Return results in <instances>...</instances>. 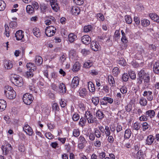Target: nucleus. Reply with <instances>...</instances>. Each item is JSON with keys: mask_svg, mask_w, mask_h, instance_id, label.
Wrapping results in <instances>:
<instances>
[{"mask_svg": "<svg viewBox=\"0 0 159 159\" xmlns=\"http://www.w3.org/2000/svg\"><path fill=\"white\" fill-rule=\"evenodd\" d=\"M11 80L15 85L18 87H21L23 84V79L18 75L15 74L11 75Z\"/></svg>", "mask_w": 159, "mask_h": 159, "instance_id": "f257e3e1", "label": "nucleus"}, {"mask_svg": "<svg viewBox=\"0 0 159 159\" xmlns=\"http://www.w3.org/2000/svg\"><path fill=\"white\" fill-rule=\"evenodd\" d=\"M33 99L32 94L29 93L24 94L23 98V102L27 105H30L32 103Z\"/></svg>", "mask_w": 159, "mask_h": 159, "instance_id": "f03ea898", "label": "nucleus"}, {"mask_svg": "<svg viewBox=\"0 0 159 159\" xmlns=\"http://www.w3.org/2000/svg\"><path fill=\"white\" fill-rule=\"evenodd\" d=\"M143 84L142 89L143 90L145 89L146 88H148L149 85V83L150 82V76L149 73L147 74L143 78Z\"/></svg>", "mask_w": 159, "mask_h": 159, "instance_id": "7ed1b4c3", "label": "nucleus"}, {"mask_svg": "<svg viewBox=\"0 0 159 159\" xmlns=\"http://www.w3.org/2000/svg\"><path fill=\"white\" fill-rule=\"evenodd\" d=\"M15 37L18 40H21L22 42H24V32L21 30H19L16 31L15 34Z\"/></svg>", "mask_w": 159, "mask_h": 159, "instance_id": "20e7f679", "label": "nucleus"}, {"mask_svg": "<svg viewBox=\"0 0 159 159\" xmlns=\"http://www.w3.org/2000/svg\"><path fill=\"white\" fill-rule=\"evenodd\" d=\"M85 117L89 123L92 124L93 123L95 118H93L92 114L89 111H87L85 112Z\"/></svg>", "mask_w": 159, "mask_h": 159, "instance_id": "39448f33", "label": "nucleus"}, {"mask_svg": "<svg viewBox=\"0 0 159 159\" xmlns=\"http://www.w3.org/2000/svg\"><path fill=\"white\" fill-rule=\"evenodd\" d=\"M52 10L55 12H57L59 9L58 4L57 2V0H50Z\"/></svg>", "mask_w": 159, "mask_h": 159, "instance_id": "423d86ee", "label": "nucleus"}, {"mask_svg": "<svg viewBox=\"0 0 159 159\" xmlns=\"http://www.w3.org/2000/svg\"><path fill=\"white\" fill-rule=\"evenodd\" d=\"M143 95L144 97H146L148 101H151L153 99L152 92V91H145Z\"/></svg>", "mask_w": 159, "mask_h": 159, "instance_id": "0eeeda50", "label": "nucleus"}, {"mask_svg": "<svg viewBox=\"0 0 159 159\" xmlns=\"http://www.w3.org/2000/svg\"><path fill=\"white\" fill-rule=\"evenodd\" d=\"M24 131L29 136H32L33 131L31 128L28 125L25 124L23 128Z\"/></svg>", "mask_w": 159, "mask_h": 159, "instance_id": "6e6552de", "label": "nucleus"}, {"mask_svg": "<svg viewBox=\"0 0 159 159\" xmlns=\"http://www.w3.org/2000/svg\"><path fill=\"white\" fill-rule=\"evenodd\" d=\"M2 149L4 154L7 155L9 153V151L11 149V145L8 143L6 146L2 145L1 147Z\"/></svg>", "mask_w": 159, "mask_h": 159, "instance_id": "1a4fd4ad", "label": "nucleus"}, {"mask_svg": "<svg viewBox=\"0 0 159 159\" xmlns=\"http://www.w3.org/2000/svg\"><path fill=\"white\" fill-rule=\"evenodd\" d=\"M79 78L77 77H74L70 84L71 87L75 89L79 85Z\"/></svg>", "mask_w": 159, "mask_h": 159, "instance_id": "9d476101", "label": "nucleus"}, {"mask_svg": "<svg viewBox=\"0 0 159 159\" xmlns=\"http://www.w3.org/2000/svg\"><path fill=\"white\" fill-rule=\"evenodd\" d=\"M81 41L84 44L88 45L90 43L91 39L88 35H85L82 37Z\"/></svg>", "mask_w": 159, "mask_h": 159, "instance_id": "9b49d317", "label": "nucleus"}, {"mask_svg": "<svg viewBox=\"0 0 159 159\" xmlns=\"http://www.w3.org/2000/svg\"><path fill=\"white\" fill-rule=\"evenodd\" d=\"M6 97L9 99H12L15 98L16 96V94L14 90H12V91L8 92V93L5 94Z\"/></svg>", "mask_w": 159, "mask_h": 159, "instance_id": "f8f14e48", "label": "nucleus"}, {"mask_svg": "<svg viewBox=\"0 0 159 159\" xmlns=\"http://www.w3.org/2000/svg\"><path fill=\"white\" fill-rule=\"evenodd\" d=\"M71 11L73 15H78L80 12V9L78 7L75 6L71 7Z\"/></svg>", "mask_w": 159, "mask_h": 159, "instance_id": "ddd939ff", "label": "nucleus"}, {"mask_svg": "<svg viewBox=\"0 0 159 159\" xmlns=\"http://www.w3.org/2000/svg\"><path fill=\"white\" fill-rule=\"evenodd\" d=\"M79 95L82 98H85L87 94V92L85 88L80 89L78 91Z\"/></svg>", "mask_w": 159, "mask_h": 159, "instance_id": "4468645a", "label": "nucleus"}, {"mask_svg": "<svg viewBox=\"0 0 159 159\" xmlns=\"http://www.w3.org/2000/svg\"><path fill=\"white\" fill-rule=\"evenodd\" d=\"M99 46L98 43L95 41L92 42L91 44V48L92 50L95 51H97L99 48Z\"/></svg>", "mask_w": 159, "mask_h": 159, "instance_id": "2eb2a0df", "label": "nucleus"}, {"mask_svg": "<svg viewBox=\"0 0 159 159\" xmlns=\"http://www.w3.org/2000/svg\"><path fill=\"white\" fill-rule=\"evenodd\" d=\"M153 70L154 72L156 74H159V61L156 62L153 66Z\"/></svg>", "mask_w": 159, "mask_h": 159, "instance_id": "dca6fc26", "label": "nucleus"}, {"mask_svg": "<svg viewBox=\"0 0 159 159\" xmlns=\"http://www.w3.org/2000/svg\"><path fill=\"white\" fill-rule=\"evenodd\" d=\"M80 64L79 62H76L73 66L72 70L74 72H76L78 71L80 68Z\"/></svg>", "mask_w": 159, "mask_h": 159, "instance_id": "f3484780", "label": "nucleus"}, {"mask_svg": "<svg viewBox=\"0 0 159 159\" xmlns=\"http://www.w3.org/2000/svg\"><path fill=\"white\" fill-rule=\"evenodd\" d=\"M88 84L89 91L91 93L94 92L95 89L94 84L91 81L88 82Z\"/></svg>", "mask_w": 159, "mask_h": 159, "instance_id": "a211bd4d", "label": "nucleus"}, {"mask_svg": "<svg viewBox=\"0 0 159 159\" xmlns=\"http://www.w3.org/2000/svg\"><path fill=\"white\" fill-rule=\"evenodd\" d=\"M35 62L37 66H40L43 63V60L42 57L40 56H36L35 57Z\"/></svg>", "mask_w": 159, "mask_h": 159, "instance_id": "6ab92c4d", "label": "nucleus"}, {"mask_svg": "<svg viewBox=\"0 0 159 159\" xmlns=\"http://www.w3.org/2000/svg\"><path fill=\"white\" fill-rule=\"evenodd\" d=\"M7 106L6 101L3 99L0 100V111H2L4 110Z\"/></svg>", "mask_w": 159, "mask_h": 159, "instance_id": "aec40b11", "label": "nucleus"}, {"mask_svg": "<svg viewBox=\"0 0 159 159\" xmlns=\"http://www.w3.org/2000/svg\"><path fill=\"white\" fill-rule=\"evenodd\" d=\"M154 139L153 136L149 135L147 137L146 140V144L148 145H151L153 142Z\"/></svg>", "mask_w": 159, "mask_h": 159, "instance_id": "412c9836", "label": "nucleus"}, {"mask_svg": "<svg viewBox=\"0 0 159 159\" xmlns=\"http://www.w3.org/2000/svg\"><path fill=\"white\" fill-rule=\"evenodd\" d=\"M149 16L154 21L159 23V17L156 14L151 13L149 14Z\"/></svg>", "mask_w": 159, "mask_h": 159, "instance_id": "4be33fe9", "label": "nucleus"}, {"mask_svg": "<svg viewBox=\"0 0 159 159\" xmlns=\"http://www.w3.org/2000/svg\"><path fill=\"white\" fill-rule=\"evenodd\" d=\"M60 92L61 93H66V89L65 84L63 83H61L59 87Z\"/></svg>", "mask_w": 159, "mask_h": 159, "instance_id": "5701e85b", "label": "nucleus"}, {"mask_svg": "<svg viewBox=\"0 0 159 159\" xmlns=\"http://www.w3.org/2000/svg\"><path fill=\"white\" fill-rule=\"evenodd\" d=\"M145 114L148 117L152 118L155 116V112L153 110H149L146 111Z\"/></svg>", "mask_w": 159, "mask_h": 159, "instance_id": "b1692460", "label": "nucleus"}, {"mask_svg": "<svg viewBox=\"0 0 159 159\" xmlns=\"http://www.w3.org/2000/svg\"><path fill=\"white\" fill-rule=\"evenodd\" d=\"M4 66L6 68L10 69L13 67V64L10 61H5L4 62Z\"/></svg>", "mask_w": 159, "mask_h": 159, "instance_id": "393cba45", "label": "nucleus"}, {"mask_svg": "<svg viewBox=\"0 0 159 159\" xmlns=\"http://www.w3.org/2000/svg\"><path fill=\"white\" fill-rule=\"evenodd\" d=\"M33 33L34 35L37 37L39 38L41 36V33L38 28H35L33 29Z\"/></svg>", "mask_w": 159, "mask_h": 159, "instance_id": "a878e982", "label": "nucleus"}, {"mask_svg": "<svg viewBox=\"0 0 159 159\" xmlns=\"http://www.w3.org/2000/svg\"><path fill=\"white\" fill-rule=\"evenodd\" d=\"M131 134V132L129 129H126L125 131L124 138L125 139H128L129 138Z\"/></svg>", "mask_w": 159, "mask_h": 159, "instance_id": "bb28decb", "label": "nucleus"}, {"mask_svg": "<svg viewBox=\"0 0 159 159\" xmlns=\"http://www.w3.org/2000/svg\"><path fill=\"white\" fill-rule=\"evenodd\" d=\"M76 38V36L73 33H70L68 35L69 41L70 43L74 42V41L75 40Z\"/></svg>", "mask_w": 159, "mask_h": 159, "instance_id": "cd10ccee", "label": "nucleus"}, {"mask_svg": "<svg viewBox=\"0 0 159 159\" xmlns=\"http://www.w3.org/2000/svg\"><path fill=\"white\" fill-rule=\"evenodd\" d=\"M45 33L47 36L51 37L53 36L55 33L52 31L51 29L49 30L46 28L45 29Z\"/></svg>", "mask_w": 159, "mask_h": 159, "instance_id": "c85d7f7f", "label": "nucleus"}, {"mask_svg": "<svg viewBox=\"0 0 159 159\" xmlns=\"http://www.w3.org/2000/svg\"><path fill=\"white\" fill-rule=\"evenodd\" d=\"M148 72H147L143 70H141L139 71L138 73V75L139 77L142 78L144 77L148 73Z\"/></svg>", "mask_w": 159, "mask_h": 159, "instance_id": "c756f323", "label": "nucleus"}, {"mask_svg": "<svg viewBox=\"0 0 159 159\" xmlns=\"http://www.w3.org/2000/svg\"><path fill=\"white\" fill-rule=\"evenodd\" d=\"M92 103L95 106H97L99 103V99L98 97H93L91 99Z\"/></svg>", "mask_w": 159, "mask_h": 159, "instance_id": "7c9ffc66", "label": "nucleus"}, {"mask_svg": "<svg viewBox=\"0 0 159 159\" xmlns=\"http://www.w3.org/2000/svg\"><path fill=\"white\" fill-rule=\"evenodd\" d=\"M96 115L97 117L99 119H102L104 117V115L103 112L99 110H98L97 111Z\"/></svg>", "mask_w": 159, "mask_h": 159, "instance_id": "2f4dec72", "label": "nucleus"}, {"mask_svg": "<svg viewBox=\"0 0 159 159\" xmlns=\"http://www.w3.org/2000/svg\"><path fill=\"white\" fill-rule=\"evenodd\" d=\"M147 99L143 97H141L139 100V103L141 105L145 106L147 105Z\"/></svg>", "mask_w": 159, "mask_h": 159, "instance_id": "473e14b6", "label": "nucleus"}, {"mask_svg": "<svg viewBox=\"0 0 159 159\" xmlns=\"http://www.w3.org/2000/svg\"><path fill=\"white\" fill-rule=\"evenodd\" d=\"M109 83L111 86H114L115 84V81L113 76L111 75H109L108 77Z\"/></svg>", "mask_w": 159, "mask_h": 159, "instance_id": "72a5a7b5", "label": "nucleus"}, {"mask_svg": "<svg viewBox=\"0 0 159 159\" xmlns=\"http://www.w3.org/2000/svg\"><path fill=\"white\" fill-rule=\"evenodd\" d=\"M86 122V118L85 116L84 117H82L80 119L79 124L81 127H83L85 125Z\"/></svg>", "mask_w": 159, "mask_h": 159, "instance_id": "f704fd0d", "label": "nucleus"}, {"mask_svg": "<svg viewBox=\"0 0 159 159\" xmlns=\"http://www.w3.org/2000/svg\"><path fill=\"white\" fill-rule=\"evenodd\" d=\"M93 30V27L91 25L85 26L84 28V32L87 33Z\"/></svg>", "mask_w": 159, "mask_h": 159, "instance_id": "c9c22d12", "label": "nucleus"}, {"mask_svg": "<svg viewBox=\"0 0 159 159\" xmlns=\"http://www.w3.org/2000/svg\"><path fill=\"white\" fill-rule=\"evenodd\" d=\"M137 157L138 159H143L145 155L141 151H139L137 153Z\"/></svg>", "mask_w": 159, "mask_h": 159, "instance_id": "e433bc0d", "label": "nucleus"}, {"mask_svg": "<svg viewBox=\"0 0 159 159\" xmlns=\"http://www.w3.org/2000/svg\"><path fill=\"white\" fill-rule=\"evenodd\" d=\"M142 25L144 27H146L149 25L150 21L147 19H144L141 20Z\"/></svg>", "mask_w": 159, "mask_h": 159, "instance_id": "4c0bfd02", "label": "nucleus"}, {"mask_svg": "<svg viewBox=\"0 0 159 159\" xmlns=\"http://www.w3.org/2000/svg\"><path fill=\"white\" fill-rule=\"evenodd\" d=\"M6 4L2 0L0 1V11L4 10L6 7Z\"/></svg>", "mask_w": 159, "mask_h": 159, "instance_id": "58836bf2", "label": "nucleus"}, {"mask_svg": "<svg viewBox=\"0 0 159 159\" xmlns=\"http://www.w3.org/2000/svg\"><path fill=\"white\" fill-rule=\"evenodd\" d=\"M26 10L27 12L29 14H31L34 12V8L31 5L27 6L26 8Z\"/></svg>", "mask_w": 159, "mask_h": 159, "instance_id": "ea45409f", "label": "nucleus"}, {"mask_svg": "<svg viewBox=\"0 0 159 159\" xmlns=\"http://www.w3.org/2000/svg\"><path fill=\"white\" fill-rule=\"evenodd\" d=\"M47 8V5L43 3H42L40 4V9L41 11L44 12L46 11V9Z\"/></svg>", "mask_w": 159, "mask_h": 159, "instance_id": "a19ab883", "label": "nucleus"}, {"mask_svg": "<svg viewBox=\"0 0 159 159\" xmlns=\"http://www.w3.org/2000/svg\"><path fill=\"white\" fill-rule=\"evenodd\" d=\"M102 100L110 104L112 103L113 101V100L112 98L108 97H104L103 98Z\"/></svg>", "mask_w": 159, "mask_h": 159, "instance_id": "79ce46f5", "label": "nucleus"}, {"mask_svg": "<svg viewBox=\"0 0 159 159\" xmlns=\"http://www.w3.org/2000/svg\"><path fill=\"white\" fill-rule=\"evenodd\" d=\"M125 20L126 23L128 24H130L132 22V19L129 15H126L125 16Z\"/></svg>", "mask_w": 159, "mask_h": 159, "instance_id": "37998d69", "label": "nucleus"}, {"mask_svg": "<svg viewBox=\"0 0 159 159\" xmlns=\"http://www.w3.org/2000/svg\"><path fill=\"white\" fill-rule=\"evenodd\" d=\"M129 75L131 79L134 80L136 78V75L134 72L131 70L129 71Z\"/></svg>", "mask_w": 159, "mask_h": 159, "instance_id": "c03bdc74", "label": "nucleus"}, {"mask_svg": "<svg viewBox=\"0 0 159 159\" xmlns=\"http://www.w3.org/2000/svg\"><path fill=\"white\" fill-rule=\"evenodd\" d=\"M80 131L78 129H74L73 132V136L75 137H77L80 134Z\"/></svg>", "mask_w": 159, "mask_h": 159, "instance_id": "a18cd8bd", "label": "nucleus"}, {"mask_svg": "<svg viewBox=\"0 0 159 159\" xmlns=\"http://www.w3.org/2000/svg\"><path fill=\"white\" fill-rule=\"evenodd\" d=\"M12 90H14L13 88L11 86L7 85L5 86L4 89V93L5 94L8 93V92L12 91Z\"/></svg>", "mask_w": 159, "mask_h": 159, "instance_id": "49530a36", "label": "nucleus"}, {"mask_svg": "<svg viewBox=\"0 0 159 159\" xmlns=\"http://www.w3.org/2000/svg\"><path fill=\"white\" fill-rule=\"evenodd\" d=\"M29 89L30 90H31L33 92L35 93H37L38 91L39 90L38 89H37L34 87V86L33 85L30 86L29 87Z\"/></svg>", "mask_w": 159, "mask_h": 159, "instance_id": "de8ad7c7", "label": "nucleus"}, {"mask_svg": "<svg viewBox=\"0 0 159 159\" xmlns=\"http://www.w3.org/2000/svg\"><path fill=\"white\" fill-rule=\"evenodd\" d=\"M112 72L114 75L115 76H117L120 73L118 68L117 67H114L113 70Z\"/></svg>", "mask_w": 159, "mask_h": 159, "instance_id": "09e8293b", "label": "nucleus"}, {"mask_svg": "<svg viewBox=\"0 0 159 159\" xmlns=\"http://www.w3.org/2000/svg\"><path fill=\"white\" fill-rule=\"evenodd\" d=\"M76 51L74 49L71 50L69 52V56L70 57H71L72 58L74 57L76 55Z\"/></svg>", "mask_w": 159, "mask_h": 159, "instance_id": "8fccbe9b", "label": "nucleus"}, {"mask_svg": "<svg viewBox=\"0 0 159 159\" xmlns=\"http://www.w3.org/2000/svg\"><path fill=\"white\" fill-rule=\"evenodd\" d=\"M52 108V110L55 111H58L59 109V107L57 103H54L53 104Z\"/></svg>", "mask_w": 159, "mask_h": 159, "instance_id": "3c124183", "label": "nucleus"}, {"mask_svg": "<svg viewBox=\"0 0 159 159\" xmlns=\"http://www.w3.org/2000/svg\"><path fill=\"white\" fill-rule=\"evenodd\" d=\"M105 134L106 135V136H109L111 132L110 131L109 127L108 126H106L105 127Z\"/></svg>", "mask_w": 159, "mask_h": 159, "instance_id": "603ef678", "label": "nucleus"}, {"mask_svg": "<svg viewBox=\"0 0 159 159\" xmlns=\"http://www.w3.org/2000/svg\"><path fill=\"white\" fill-rule=\"evenodd\" d=\"M118 63L120 65L123 66H125L126 64V62L125 60L122 58H121L118 62Z\"/></svg>", "mask_w": 159, "mask_h": 159, "instance_id": "864d4df0", "label": "nucleus"}, {"mask_svg": "<svg viewBox=\"0 0 159 159\" xmlns=\"http://www.w3.org/2000/svg\"><path fill=\"white\" fill-rule=\"evenodd\" d=\"M122 79L124 81L126 82L129 79V75L127 73H125L122 75Z\"/></svg>", "mask_w": 159, "mask_h": 159, "instance_id": "5fc2aeb1", "label": "nucleus"}, {"mask_svg": "<svg viewBox=\"0 0 159 159\" xmlns=\"http://www.w3.org/2000/svg\"><path fill=\"white\" fill-rule=\"evenodd\" d=\"M98 19L101 21H103L104 20V18L103 15L101 13H99L97 15Z\"/></svg>", "mask_w": 159, "mask_h": 159, "instance_id": "6e6d98bb", "label": "nucleus"}, {"mask_svg": "<svg viewBox=\"0 0 159 159\" xmlns=\"http://www.w3.org/2000/svg\"><path fill=\"white\" fill-rule=\"evenodd\" d=\"M45 136L49 139H51L54 138V136L50 132H47L45 133Z\"/></svg>", "mask_w": 159, "mask_h": 159, "instance_id": "4d7b16f0", "label": "nucleus"}, {"mask_svg": "<svg viewBox=\"0 0 159 159\" xmlns=\"http://www.w3.org/2000/svg\"><path fill=\"white\" fill-rule=\"evenodd\" d=\"M81 53L83 55L85 56L89 53V51L85 49H82Z\"/></svg>", "mask_w": 159, "mask_h": 159, "instance_id": "13d9d810", "label": "nucleus"}, {"mask_svg": "<svg viewBox=\"0 0 159 159\" xmlns=\"http://www.w3.org/2000/svg\"><path fill=\"white\" fill-rule=\"evenodd\" d=\"M79 115L78 114L75 113L73 116L72 119L74 121H77L79 119Z\"/></svg>", "mask_w": 159, "mask_h": 159, "instance_id": "bf43d9fd", "label": "nucleus"}, {"mask_svg": "<svg viewBox=\"0 0 159 159\" xmlns=\"http://www.w3.org/2000/svg\"><path fill=\"white\" fill-rule=\"evenodd\" d=\"M95 134L96 137L99 138L101 136V134L100 131L97 129H95Z\"/></svg>", "mask_w": 159, "mask_h": 159, "instance_id": "052dcab7", "label": "nucleus"}, {"mask_svg": "<svg viewBox=\"0 0 159 159\" xmlns=\"http://www.w3.org/2000/svg\"><path fill=\"white\" fill-rule=\"evenodd\" d=\"M92 65V63L90 62H86L84 63V67L87 68L90 67Z\"/></svg>", "mask_w": 159, "mask_h": 159, "instance_id": "680f3d73", "label": "nucleus"}, {"mask_svg": "<svg viewBox=\"0 0 159 159\" xmlns=\"http://www.w3.org/2000/svg\"><path fill=\"white\" fill-rule=\"evenodd\" d=\"M149 125L147 123L145 122L143 123L142 125L143 130L145 131L148 129Z\"/></svg>", "mask_w": 159, "mask_h": 159, "instance_id": "e2e57ef3", "label": "nucleus"}, {"mask_svg": "<svg viewBox=\"0 0 159 159\" xmlns=\"http://www.w3.org/2000/svg\"><path fill=\"white\" fill-rule=\"evenodd\" d=\"M73 2L76 4L81 5L83 3V0H73Z\"/></svg>", "mask_w": 159, "mask_h": 159, "instance_id": "0e129e2a", "label": "nucleus"}, {"mask_svg": "<svg viewBox=\"0 0 159 159\" xmlns=\"http://www.w3.org/2000/svg\"><path fill=\"white\" fill-rule=\"evenodd\" d=\"M17 23L15 21H11L10 23L9 26L10 27L14 28L16 26Z\"/></svg>", "mask_w": 159, "mask_h": 159, "instance_id": "69168bd1", "label": "nucleus"}, {"mask_svg": "<svg viewBox=\"0 0 159 159\" xmlns=\"http://www.w3.org/2000/svg\"><path fill=\"white\" fill-rule=\"evenodd\" d=\"M125 109L127 112H130L132 110V106L130 104L127 105L125 106Z\"/></svg>", "mask_w": 159, "mask_h": 159, "instance_id": "338daca9", "label": "nucleus"}, {"mask_svg": "<svg viewBox=\"0 0 159 159\" xmlns=\"http://www.w3.org/2000/svg\"><path fill=\"white\" fill-rule=\"evenodd\" d=\"M51 89L54 91H57V90L58 87L57 85L54 83H52L51 85Z\"/></svg>", "mask_w": 159, "mask_h": 159, "instance_id": "774afa93", "label": "nucleus"}]
</instances>
